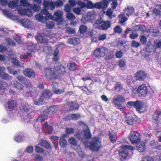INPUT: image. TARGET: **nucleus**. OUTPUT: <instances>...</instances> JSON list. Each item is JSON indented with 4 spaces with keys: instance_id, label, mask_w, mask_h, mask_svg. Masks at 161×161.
<instances>
[{
    "instance_id": "nucleus-7",
    "label": "nucleus",
    "mask_w": 161,
    "mask_h": 161,
    "mask_svg": "<svg viewBox=\"0 0 161 161\" xmlns=\"http://www.w3.org/2000/svg\"><path fill=\"white\" fill-rule=\"evenodd\" d=\"M130 141L132 144L137 143L140 141V135L137 131H131L129 136Z\"/></svg>"
},
{
    "instance_id": "nucleus-28",
    "label": "nucleus",
    "mask_w": 161,
    "mask_h": 161,
    "mask_svg": "<svg viewBox=\"0 0 161 161\" xmlns=\"http://www.w3.org/2000/svg\"><path fill=\"white\" fill-rule=\"evenodd\" d=\"M80 117V116L78 114H69L67 116L66 119L76 120L78 119Z\"/></svg>"
},
{
    "instance_id": "nucleus-36",
    "label": "nucleus",
    "mask_w": 161,
    "mask_h": 161,
    "mask_svg": "<svg viewBox=\"0 0 161 161\" xmlns=\"http://www.w3.org/2000/svg\"><path fill=\"white\" fill-rule=\"evenodd\" d=\"M42 23L45 22L46 27L49 29H51L53 28L54 25V24L53 21H39Z\"/></svg>"
},
{
    "instance_id": "nucleus-57",
    "label": "nucleus",
    "mask_w": 161,
    "mask_h": 161,
    "mask_svg": "<svg viewBox=\"0 0 161 161\" xmlns=\"http://www.w3.org/2000/svg\"><path fill=\"white\" fill-rule=\"evenodd\" d=\"M66 32L70 34H75V30L70 27H67L66 29Z\"/></svg>"
},
{
    "instance_id": "nucleus-61",
    "label": "nucleus",
    "mask_w": 161,
    "mask_h": 161,
    "mask_svg": "<svg viewBox=\"0 0 161 161\" xmlns=\"http://www.w3.org/2000/svg\"><path fill=\"white\" fill-rule=\"evenodd\" d=\"M160 115L161 112L159 111H157L155 114H153V118L154 120H157Z\"/></svg>"
},
{
    "instance_id": "nucleus-41",
    "label": "nucleus",
    "mask_w": 161,
    "mask_h": 161,
    "mask_svg": "<svg viewBox=\"0 0 161 161\" xmlns=\"http://www.w3.org/2000/svg\"><path fill=\"white\" fill-rule=\"evenodd\" d=\"M0 77L6 80H10L11 78L10 76L4 72L1 74V75H0Z\"/></svg>"
},
{
    "instance_id": "nucleus-26",
    "label": "nucleus",
    "mask_w": 161,
    "mask_h": 161,
    "mask_svg": "<svg viewBox=\"0 0 161 161\" xmlns=\"http://www.w3.org/2000/svg\"><path fill=\"white\" fill-rule=\"evenodd\" d=\"M54 69L60 75H63L65 72V68L62 65L55 67Z\"/></svg>"
},
{
    "instance_id": "nucleus-20",
    "label": "nucleus",
    "mask_w": 161,
    "mask_h": 161,
    "mask_svg": "<svg viewBox=\"0 0 161 161\" xmlns=\"http://www.w3.org/2000/svg\"><path fill=\"white\" fill-rule=\"evenodd\" d=\"M18 24H20L24 27L26 28L31 27L32 25L31 21H16Z\"/></svg>"
},
{
    "instance_id": "nucleus-1",
    "label": "nucleus",
    "mask_w": 161,
    "mask_h": 161,
    "mask_svg": "<svg viewBox=\"0 0 161 161\" xmlns=\"http://www.w3.org/2000/svg\"><path fill=\"white\" fill-rule=\"evenodd\" d=\"M83 143L86 147L93 151L99 150L101 145V142L97 137L92 138L90 142L84 141Z\"/></svg>"
},
{
    "instance_id": "nucleus-21",
    "label": "nucleus",
    "mask_w": 161,
    "mask_h": 161,
    "mask_svg": "<svg viewBox=\"0 0 161 161\" xmlns=\"http://www.w3.org/2000/svg\"><path fill=\"white\" fill-rule=\"evenodd\" d=\"M57 110V107L56 106H53L47 108L44 111V113L49 114H52L55 113Z\"/></svg>"
},
{
    "instance_id": "nucleus-51",
    "label": "nucleus",
    "mask_w": 161,
    "mask_h": 161,
    "mask_svg": "<svg viewBox=\"0 0 161 161\" xmlns=\"http://www.w3.org/2000/svg\"><path fill=\"white\" fill-rule=\"evenodd\" d=\"M86 8L88 9H93L94 3L91 1L87 2L86 4Z\"/></svg>"
},
{
    "instance_id": "nucleus-29",
    "label": "nucleus",
    "mask_w": 161,
    "mask_h": 161,
    "mask_svg": "<svg viewBox=\"0 0 161 161\" xmlns=\"http://www.w3.org/2000/svg\"><path fill=\"white\" fill-rule=\"evenodd\" d=\"M13 85L19 91L22 90L24 88V86L22 85L16 81H13Z\"/></svg>"
},
{
    "instance_id": "nucleus-33",
    "label": "nucleus",
    "mask_w": 161,
    "mask_h": 161,
    "mask_svg": "<svg viewBox=\"0 0 161 161\" xmlns=\"http://www.w3.org/2000/svg\"><path fill=\"white\" fill-rule=\"evenodd\" d=\"M25 139V136L23 135L17 134L15 137L14 140L17 142H20L23 141Z\"/></svg>"
},
{
    "instance_id": "nucleus-32",
    "label": "nucleus",
    "mask_w": 161,
    "mask_h": 161,
    "mask_svg": "<svg viewBox=\"0 0 161 161\" xmlns=\"http://www.w3.org/2000/svg\"><path fill=\"white\" fill-rule=\"evenodd\" d=\"M67 42L70 44H72L74 45L78 44L80 43V40L78 38H74L69 39L67 41Z\"/></svg>"
},
{
    "instance_id": "nucleus-47",
    "label": "nucleus",
    "mask_w": 161,
    "mask_h": 161,
    "mask_svg": "<svg viewBox=\"0 0 161 161\" xmlns=\"http://www.w3.org/2000/svg\"><path fill=\"white\" fill-rule=\"evenodd\" d=\"M114 32L115 33H117L119 34L122 33L123 31L122 28L119 26H116L114 29Z\"/></svg>"
},
{
    "instance_id": "nucleus-39",
    "label": "nucleus",
    "mask_w": 161,
    "mask_h": 161,
    "mask_svg": "<svg viewBox=\"0 0 161 161\" xmlns=\"http://www.w3.org/2000/svg\"><path fill=\"white\" fill-rule=\"evenodd\" d=\"M48 118V116L46 115L42 114L39 116L36 119V120L38 122L42 123L47 119Z\"/></svg>"
},
{
    "instance_id": "nucleus-31",
    "label": "nucleus",
    "mask_w": 161,
    "mask_h": 161,
    "mask_svg": "<svg viewBox=\"0 0 161 161\" xmlns=\"http://www.w3.org/2000/svg\"><path fill=\"white\" fill-rule=\"evenodd\" d=\"M137 149L139 152H143L146 150V147L144 142L138 144L136 146Z\"/></svg>"
},
{
    "instance_id": "nucleus-35",
    "label": "nucleus",
    "mask_w": 161,
    "mask_h": 161,
    "mask_svg": "<svg viewBox=\"0 0 161 161\" xmlns=\"http://www.w3.org/2000/svg\"><path fill=\"white\" fill-rule=\"evenodd\" d=\"M18 0H13L10 1L8 4V7L12 9L14 8L18 5Z\"/></svg>"
},
{
    "instance_id": "nucleus-2",
    "label": "nucleus",
    "mask_w": 161,
    "mask_h": 161,
    "mask_svg": "<svg viewBox=\"0 0 161 161\" xmlns=\"http://www.w3.org/2000/svg\"><path fill=\"white\" fill-rule=\"evenodd\" d=\"M135 149V148L131 146L122 145L121 146V149L119 152L120 160L121 161L125 160L129 156L130 152L129 150L132 151Z\"/></svg>"
},
{
    "instance_id": "nucleus-12",
    "label": "nucleus",
    "mask_w": 161,
    "mask_h": 161,
    "mask_svg": "<svg viewBox=\"0 0 161 161\" xmlns=\"http://www.w3.org/2000/svg\"><path fill=\"white\" fill-rule=\"evenodd\" d=\"M18 13L23 16L27 15L30 17L32 15L33 13L32 10L30 9L19 8L17 9Z\"/></svg>"
},
{
    "instance_id": "nucleus-8",
    "label": "nucleus",
    "mask_w": 161,
    "mask_h": 161,
    "mask_svg": "<svg viewBox=\"0 0 161 161\" xmlns=\"http://www.w3.org/2000/svg\"><path fill=\"white\" fill-rule=\"evenodd\" d=\"M101 21H92V23H94L97 25L100 24L101 25H99L98 26L99 28L102 30H107L109 28L111 25V23L109 21H106L105 22L101 23Z\"/></svg>"
},
{
    "instance_id": "nucleus-37",
    "label": "nucleus",
    "mask_w": 161,
    "mask_h": 161,
    "mask_svg": "<svg viewBox=\"0 0 161 161\" xmlns=\"http://www.w3.org/2000/svg\"><path fill=\"white\" fill-rule=\"evenodd\" d=\"M38 145L47 148H50V144L47 141L45 140H41L39 142Z\"/></svg>"
},
{
    "instance_id": "nucleus-43",
    "label": "nucleus",
    "mask_w": 161,
    "mask_h": 161,
    "mask_svg": "<svg viewBox=\"0 0 161 161\" xmlns=\"http://www.w3.org/2000/svg\"><path fill=\"white\" fill-rule=\"evenodd\" d=\"M59 145L62 147H66L67 145L66 140L62 138H60L59 141Z\"/></svg>"
},
{
    "instance_id": "nucleus-60",
    "label": "nucleus",
    "mask_w": 161,
    "mask_h": 161,
    "mask_svg": "<svg viewBox=\"0 0 161 161\" xmlns=\"http://www.w3.org/2000/svg\"><path fill=\"white\" fill-rule=\"evenodd\" d=\"M115 88L117 91H119L123 88L122 85L119 82L116 83L115 86Z\"/></svg>"
},
{
    "instance_id": "nucleus-46",
    "label": "nucleus",
    "mask_w": 161,
    "mask_h": 161,
    "mask_svg": "<svg viewBox=\"0 0 161 161\" xmlns=\"http://www.w3.org/2000/svg\"><path fill=\"white\" fill-rule=\"evenodd\" d=\"M76 151L77 152L79 156L81 158H82L84 156V153L82 151L81 149L80 146H77L76 148H75Z\"/></svg>"
},
{
    "instance_id": "nucleus-9",
    "label": "nucleus",
    "mask_w": 161,
    "mask_h": 161,
    "mask_svg": "<svg viewBox=\"0 0 161 161\" xmlns=\"http://www.w3.org/2000/svg\"><path fill=\"white\" fill-rule=\"evenodd\" d=\"M45 72L46 77L49 80H52L57 78V75L52 69H45Z\"/></svg>"
},
{
    "instance_id": "nucleus-22",
    "label": "nucleus",
    "mask_w": 161,
    "mask_h": 161,
    "mask_svg": "<svg viewBox=\"0 0 161 161\" xmlns=\"http://www.w3.org/2000/svg\"><path fill=\"white\" fill-rule=\"evenodd\" d=\"M3 14L8 17H12V19L14 20H18L19 18L18 16H12V13L8 10H3Z\"/></svg>"
},
{
    "instance_id": "nucleus-34",
    "label": "nucleus",
    "mask_w": 161,
    "mask_h": 161,
    "mask_svg": "<svg viewBox=\"0 0 161 161\" xmlns=\"http://www.w3.org/2000/svg\"><path fill=\"white\" fill-rule=\"evenodd\" d=\"M52 94L49 90H45L41 94L42 97L45 98H49L52 96Z\"/></svg>"
},
{
    "instance_id": "nucleus-17",
    "label": "nucleus",
    "mask_w": 161,
    "mask_h": 161,
    "mask_svg": "<svg viewBox=\"0 0 161 161\" xmlns=\"http://www.w3.org/2000/svg\"><path fill=\"white\" fill-rule=\"evenodd\" d=\"M8 88V84L3 80H0V94H4Z\"/></svg>"
},
{
    "instance_id": "nucleus-23",
    "label": "nucleus",
    "mask_w": 161,
    "mask_h": 161,
    "mask_svg": "<svg viewBox=\"0 0 161 161\" xmlns=\"http://www.w3.org/2000/svg\"><path fill=\"white\" fill-rule=\"evenodd\" d=\"M143 105L142 103L139 101H136V104L135 108L139 113H141L142 112Z\"/></svg>"
},
{
    "instance_id": "nucleus-64",
    "label": "nucleus",
    "mask_w": 161,
    "mask_h": 161,
    "mask_svg": "<svg viewBox=\"0 0 161 161\" xmlns=\"http://www.w3.org/2000/svg\"><path fill=\"white\" fill-rule=\"evenodd\" d=\"M140 39L142 44H145L147 42V38L144 36H140Z\"/></svg>"
},
{
    "instance_id": "nucleus-25",
    "label": "nucleus",
    "mask_w": 161,
    "mask_h": 161,
    "mask_svg": "<svg viewBox=\"0 0 161 161\" xmlns=\"http://www.w3.org/2000/svg\"><path fill=\"white\" fill-rule=\"evenodd\" d=\"M31 106L28 104V103H24L22 104L20 107V109L21 110L26 112L31 110Z\"/></svg>"
},
{
    "instance_id": "nucleus-42",
    "label": "nucleus",
    "mask_w": 161,
    "mask_h": 161,
    "mask_svg": "<svg viewBox=\"0 0 161 161\" xmlns=\"http://www.w3.org/2000/svg\"><path fill=\"white\" fill-rule=\"evenodd\" d=\"M36 92L35 91H29L27 92H24L23 95L26 97H31L34 95Z\"/></svg>"
},
{
    "instance_id": "nucleus-4",
    "label": "nucleus",
    "mask_w": 161,
    "mask_h": 161,
    "mask_svg": "<svg viewBox=\"0 0 161 161\" xmlns=\"http://www.w3.org/2000/svg\"><path fill=\"white\" fill-rule=\"evenodd\" d=\"M53 16L46 9L42 10L40 13L35 16V18L37 20H47L53 19Z\"/></svg>"
},
{
    "instance_id": "nucleus-13",
    "label": "nucleus",
    "mask_w": 161,
    "mask_h": 161,
    "mask_svg": "<svg viewBox=\"0 0 161 161\" xmlns=\"http://www.w3.org/2000/svg\"><path fill=\"white\" fill-rule=\"evenodd\" d=\"M16 102L15 100L10 99L8 101L5 107L7 110L10 111L14 109L16 107Z\"/></svg>"
},
{
    "instance_id": "nucleus-58",
    "label": "nucleus",
    "mask_w": 161,
    "mask_h": 161,
    "mask_svg": "<svg viewBox=\"0 0 161 161\" xmlns=\"http://www.w3.org/2000/svg\"><path fill=\"white\" fill-rule=\"evenodd\" d=\"M67 66L69 70H74L75 69L76 64L74 63H71L68 64Z\"/></svg>"
},
{
    "instance_id": "nucleus-27",
    "label": "nucleus",
    "mask_w": 161,
    "mask_h": 161,
    "mask_svg": "<svg viewBox=\"0 0 161 161\" xmlns=\"http://www.w3.org/2000/svg\"><path fill=\"white\" fill-rule=\"evenodd\" d=\"M63 12L60 10H57L54 12V17L56 20L61 19H62L63 15Z\"/></svg>"
},
{
    "instance_id": "nucleus-40",
    "label": "nucleus",
    "mask_w": 161,
    "mask_h": 161,
    "mask_svg": "<svg viewBox=\"0 0 161 161\" xmlns=\"http://www.w3.org/2000/svg\"><path fill=\"white\" fill-rule=\"evenodd\" d=\"M29 7L31 8L35 12L39 11L41 9V8L39 5L38 6L35 4L33 5L30 4L29 5Z\"/></svg>"
},
{
    "instance_id": "nucleus-53",
    "label": "nucleus",
    "mask_w": 161,
    "mask_h": 161,
    "mask_svg": "<svg viewBox=\"0 0 161 161\" xmlns=\"http://www.w3.org/2000/svg\"><path fill=\"white\" fill-rule=\"evenodd\" d=\"M11 62L14 66H19L20 65V62L15 58H12Z\"/></svg>"
},
{
    "instance_id": "nucleus-50",
    "label": "nucleus",
    "mask_w": 161,
    "mask_h": 161,
    "mask_svg": "<svg viewBox=\"0 0 161 161\" xmlns=\"http://www.w3.org/2000/svg\"><path fill=\"white\" fill-rule=\"evenodd\" d=\"M33 147L31 146H29L26 147L25 151L29 153H31L33 152Z\"/></svg>"
},
{
    "instance_id": "nucleus-38",
    "label": "nucleus",
    "mask_w": 161,
    "mask_h": 161,
    "mask_svg": "<svg viewBox=\"0 0 161 161\" xmlns=\"http://www.w3.org/2000/svg\"><path fill=\"white\" fill-rule=\"evenodd\" d=\"M68 141L70 144L75 146L76 148L77 147V146H79L77 145V141L75 139L74 137H71L69 138Z\"/></svg>"
},
{
    "instance_id": "nucleus-49",
    "label": "nucleus",
    "mask_w": 161,
    "mask_h": 161,
    "mask_svg": "<svg viewBox=\"0 0 161 161\" xmlns=\"http://www.w3.org/2000/svg\"><path fill=\"white\" fill-rule=\"evenodd\" d=\"M58 53L59 50L57 48L54 51V52L53 53V59L54 61H56L58 60Z\"/></svg>"
},
{
    "instance_id": "nucleus-63",
    "label": "nucleus",
    "mask_w": 161,
    "mask_h": 161,
    "mask_svg": "<svg viewBox=\"0 0 161 161\" xmlns=\"http://www.w3.org/2000/svg\"><path fill=\"white\" fill-rule=\"evenodd\" d=\"M73 11L77 14H81V9L79 8L76 7L73 9Z\"/></svg>"
},
{
    "instance_id": "nucleus-14",
    "label": "nucleus",
    "mask_w": 161,
    "mask_h": 161,
    "mask_svg": "<svg viewBox=\"0 0 161 161\" xmlns=\"http://www.w3.org/2000/svg\"><path fill=\"white\" fill-rule=\"evenodd\" d=\"M44 7L53 10L55 8V4L54 2L49 0H44L43 2Z\"/></svg>"
},
{
    "instance_id": "nucleus-18",
    "label": "nucleus",
    "mask_w": 161,
    "mask_h": 161,
    "mask_svg": "<svg viewBox=\"0 0 161 161\" xmlns=\"http://www.w3.org/2000/svg\"><path fill=\"white\" fill-rule=\"evenodd\" d=\"M125 101V99L123 96L119 95L113 99L114 103L116 105L121 104Z\"/></svg>"
},
{
    "instance_id": "nucleus-19",
    "label": "nucleus",
    "mask_w": 161,
    "mask_h": 161,
    "mask_svg": "<svg viewBox=\"0 0 161 161\" xmlns=\"http://www.w3.org/2000/svg\"><path fill=\"white\" fill-rule=\"evenodd\" d=\"M23 73L25 76L30 78H34L35 76V73L33 70L30 68L25 69L23 71Z\"/></svg>"
},
{
    "instance_id": "nucleus-52",
    "label": "nucleus",
    "mask_w": 161,
    "mask_h": 161,
    "mask_svg": "<svg viewBox=\"0 0 161 161\" xmlns=\"http://www.w3.org/2000/svg\"><path fill=\"white\" fill-rule=\"evenodd\" d=\"M128 17L124 14H121L119 15V19L121 20H127L128 19Z\"/></svg>"
},
{
    "instance_id": "nucleus-54",
    "label": "nucleus",
    "mask_w": 161,
    "mask_h": 161,
    "mask_svg": "<svg viewBox=\"0 0 161 161\" xmlns=\"http://www.w3.org/2000/svg\"><path fill=\"white\" fill-rule=\"evenodd\" d=\"M14 39L19 44H21L22 43V41L21 39V38L20 36L17 35L14 36Z\"/></svg>"
},
{
    "instance_id": "nucleus-62",
    "label": "nucleus",
    "mask_w": 161,
    "mask_h": 161,
    "mask_svg": "<svg viewBox=\"0 0 161 161\" xmlns=\"http://www.w3.org/2000/svg\"><path fill=\"white\" fill-rule=\"evenodd\" d=\"M87 30L86 27L83 25H80L79 28V30L80 32L81 33H83L86 31Z\"/></svg>"
},
{
    "instance_id": "nucleus-56",
    "label": "nucleus",
    "mask_w": 161,
    "mask_h": 161,
    "mask_svg": "<svg viewBox=\"0 0 161 161\" xmlns=\"http://www.w3.org/2000/svg\"><path fill=\"white\" fill-rule=\"evenodd\" d=\"M66 17L69 20H73L75 18V17L74 14L70 12L67 14Z\"/></svg>"
},
{
    "instance_id": "nucleus-55",
    "label": "nucleus",
    "mask_w": 161,
    "mask_h": 161,
    "mask_svg": "<svg viewBox=\"0 0 161 161\" xmlns=\"http://www.w3.org/2000/svg\"><path fill=\"white\" fill-rule=\"evenodd\" d=\"M29 4H30L27 1V0H20V5L21 6L29 7Z\"/></svg>"
},
{
    "instance_id": "nucleus-45",
    "label": "nucleus",
    "mask_w": 161,
    "mask_h": 161,
    "mask_svg": "<svg viewBox=\"0 0 161 161\" xmlns=\"http://www.w3.org/2000/svg\"><path fill=\"white\" fill-rule=\"evenodd\" d=\"M9 32L8 29L6 28L0 29V36H3L4 35L8 34Z\"/></svg>"
},
{
    "instance_id": "nucleus-6",
    "label": "nucleus",
    "mask_w": 161,
    "mask_h": 161,
    "mask_svg": "<svg viewBox=\"0 0 161 161\" xmlns=\"http://www.w3.org/2000/svg\"><path fill=\"white\" fill-rule=\"evenodd\" d=\"M108 50L104 47H101L97 48L94 52V54L96 57H104L108 52Z\"/></svg>"
},
{
    "instance_id": "nucleus-24",
    "label": "nucleus",
    "mask_w": 161,
    "mask_h": 161,
    "mask_svg": "<svg viewBox=\"0 0 161 161\" xmlns=\"http://www.w3.org/2000/svg\"><path fill=\"white\" fill-rule=\"evenodd\" d=\"M108 135L111 142L113 143H114L117 139L116 133L113 131H109Z\"/></svg>"
},
{
    "instance_id": "nucleus-3",
    "label": "nucleus",
    "mask_w": 161,
    "mask_h": 161,
    "mask_svg": "<svg viewBox=\"0 0 161 161\" xmlns=\"http://www.w3.org/2000/svg\"><path fill=\"white\" fill-rule=\"evenodd\" d=\"M86 126V129L83 130L76 131L75 134V136L81 141H83L85 139H89L92 137L89 128Z\"/></svg>"
},
{
    "instance_id": "nucleus-10",
    "label": "nucleus",
    "mask_w": 161,
    "mask_h": 161,
    "mask_svg": "<svg viewBox=\"0 0 161 161\" xmlns=\"http://www.w3.org/2000/svg\"><path fill=\"white\" fill-rule=\"evenodd\" d=\"M79 107V105L76 103L70 102H68L67 104H64V108H65V110L66 111H70L75 109L78 108Z\"/></svg>"
},
{
    "instance_id": "nucleus-48",
    "label": "nucleus",
    "mask_w": 161,
    "mask_h": 161,
    "mask_svg": "<svg viewBox=\"0 0 161 161\" xmlns=\"http://www.w3.org/2000/svg\"><path fill=\"white\" fill-rule=\"evenodd\" d=\"M118 65L120 68L125 67L126 65L125 61L123 59H120L119 61Z\"/></svg>"
},
{
    "instance_id": "nucleus-5",
    "label": "nucleus",
    "mask_w": 161,
    "mask_h": 161,
    "mask_svg": "<svg viewBox=\"0 0 161 161\" xmlns=\"http://www.w3.org/2000/svg\"><path fill=\"white\" fill-rule=\"evenodd\" d=\"M47 37H48L49 39H53L54 38L57 39V38L55 37V34L52 32L49 33L48 35L45 36H42L41 34H39L36 36L35 38L38 42L42 43H45L47 42L48 40Z\"/></svg>"
},
{
    "instance_id": "nucleus-15",
    "label": "nucleus",
    "mask_w": 161,
    "mask_h": 161,
    "mask_svg": "<svg viewBox=\"0 0 161 161\" xmlns=\"http://www.w3.org/2000/svg\"><path fill=\"white\" fill-rule=\"evenodd\" d=\"M135 76L136 80H142L146 78V74L144 72L140 70L136 73Z\"/></svg>"
},
{
    "instance_id": "nucleus-16",
    "label": "nucleus",
    "mask_w": 161,
    "mask_h": 161,
    "mask_svg": "<svg viewBox=\"0 0 161 161\" xmlns=\"http://www.w3.org/2000/svg\"><path fill=\"white\" fill-rule=\"evenodd\" d=\"M33 100L35 104L40 105L43 104L44 103V98L42 95H41L40 96H36L33 98Z\"/></svg>"
},
{
    "instance_id": "nucleus-59",
    "label": "nucleus",
    "mask_w": 161,
    "mask_h": 161,
    "mask_svg": "<svg viewBox=\"0 0 161 161\" xmlns=\"http://www.w3.org/2000/svg\"><path fill=\"white\" fill-rule=\"evenodd\" d=\"M102 8H106L109 4L108 0H103L101 2Z\"/></svg>"
},
{
    "instance_id": "nucleus-30",
    "label": "nucleus",
    "mask_w": 161,
    "mask_h": 161,
    "mask_svg": "<svg viewBox=\"0 0 161 161\" xmlns=\"http://www.w3.org/2000/svg\"><path fill=\"white\" fill-rule=\"evenodd\" d=\"M124 12L129 17L134 12V9L133 7H128L124 10Z\"/></svg>"
},
{
    "instance_id": "nucleus-44",
    "label": "nucleus",
    "mask_w": 161,
    "mask_h": 161,
    "mask_svg": "<svg viewBox=\"0 0 161 161\" xmlns=\"http://www.w3.org/2000/svg\"><path fill=\"white\" fill-rule=\"evenodd\" d=\"M154 47L155 48H161V39H157L154 40Z\"/></svg>"
},
{
    "instance_id": "nucleus-11",
    "label": "nucleus",
    "mask_w": 161,
    "mask_h": 161,
    "mask_svg": "<svg viewBox=\"0 0 161 161\" xmlns=\"http://www.w3.org/2000/svg\"><path fill=\"white\" fill-rule=\"evenodd\" d=\"M147 92V87L145 84H142L139 86L137 89V93L139 96L146 95Z\"/></svg>"
}]
</instances>
